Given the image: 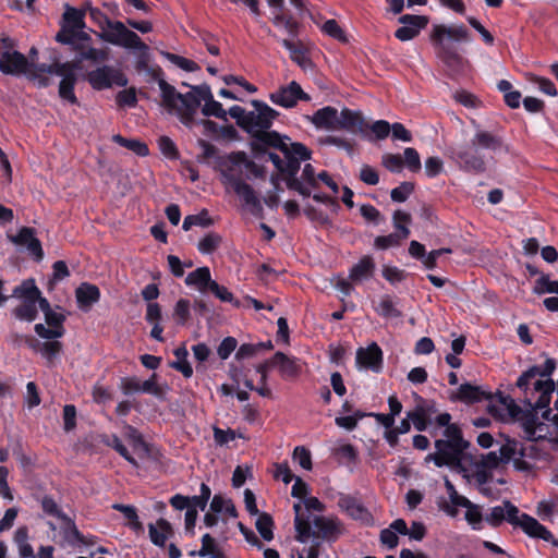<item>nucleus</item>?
I'll return each mask as SVG.
<instances>
[{
  "mask_svg": "<svg viewBox=\"0 0 558 558\" xmlns=\"http://www.w3.org/2000/svg\"><path fill=\"white\" fill-rule=\"evenodd\" d=\"M293 510L295 512V539L300 543H306L311 537H313V541L335 542L342 532L341 524L338 521L322 515L314 518L313 524L315 530H313L310 515H305L302 512V505L300 502L294 504Z\"/></svg>",
  "mask_w": 558,
  "mask_h": 558,
  "instance_id": "obj_6",
  "label": "nucleus"
},
{
  "mask_svg": "<svg viewBox=\"0 0 558 558\" xmlns=\"http://www.w3.org/2000/svg\"><path fill=\"white\" fill-rule=\"evenodd\" d=\"M175 361L170 362L169 366L180 372L185 378H190L193 375V368L187 361L189 352L185 345H181L173 351Z\"/></svg>",
  "mask_w": 558,
  "mask_h": 558,
  "instance_id": "obj_34",
  "label": "nucleus"
},
{
  "mask_svg": "<svg viewBox=\"0 0 558 558\" xmlns=\"http://www.w3.org/2000/svg\"><path fill=\"white\" fill-rule=\"evenodd\" d=\"M338 114L337 108L326 106L316 110L310 119L316 129L338 131Z\"/></svg>",
  "mask_w": 558,
  "mask_h": 558,
  "instance_id": "obj_25",
  "label": "nucleus"
},
{
  "mask_svg": "<svg viewBox=\"0 0 558 558\" xmlns=\"http://www.w3.org/2000/svg\"><path fill=\"white\" fill-rule=\"evenodd\" d=\"M222 243V236L216 232H208L197 244L202 254L214 253Z\"/></svg>",
  "mask_w": 558,
  "mask_h": 558,
  "instance_id": "obj_44",
  "label": "nucleus"
},
{
  "mask_svg": "<svg viewBox=\"0 0 558 558\" xmlns=\"http://www.w3.org/2000/svg\"><path fill=\"white\" fill-rule=\"evenodd\" d=\"M389 134L390 123L386 120H377L372 124L368 123L367 133L361 136L369 142H374L385 140Z\"/></svg>",
  "mask_w": 558,
  "mask_h": 558,
  "instance_id": "obj_36",
  "label": "nucleus"
},
{
  "mask_svg": "<svg viewBox=\"0 0 558 558\" xmlns=\"http://www.w3.org/2000/svg\"><path fill=\"white\" fill-rule=\"evenodd\" d=\"M160 89L161 105L168 113L177 114L180 121L191 126L195 120V114L199 108V99L196 98L195 93L191 88L190 92L182 94L175 87L169 84L165 78L158 82Z\"/></svg>",
  "mask_w": 558,
  "mask_h": 558,
  "instance_id": "obj_7",
  "label": "nucleus"
},
{
  "mask_svg": "<svg viewBox=\"0 0 558 558\" xmlns=\"http://www.w3.org/2000/svg\"><path fill=\"white\" fill-rule=\"evenodd\" d=\"M51 340L52 341H45L40 351L41 355L47 360L48 365H52L62 351V343L54 339Z\"/></svg>",
  "mask_w": 558,
  "mask_h": 558,
  "instance_id": "obj_49",
  "label": "nucleus"
},
{
  "mask_svg": "<svg viewBox=\"0 0 558 558\" xmlns=\"http://www.w3.org/2000/svg\"><path fill=\"white\" fill-rule=\"evenodd\" d=\"M252 106L254 107L255 111H248V134L252 137L250 147L254 157L259 158L263 154L266 153V147L269 146L268 144L259 143L257 137L262 133L272 132L269 131V129L271 128L274 120L278 118L279 112L262 100H253Z\"/></svg>",
  "mask_w": 558,
  "mask_h": 558,
  "instance_id": "obj_8",
  "label": "nucleus"
},
{
  "mask_svg": "<svg viewBox=\"0 0 558 558\" xmlns=\"http://www.w3.org/2000/svg\"><path fill=\"white\" fill-rule=\"evenodd\" d=\"M338 131L345 130L352 134L365 135L368 129V122L362 111L343 108L338 114Z\"/></svg>",
  "mask_w": 558,
  "mask_h": 558,
  "instance_id": "obj_20",
  "label": "nucleus"
},
{
  "mask_svg": "<svg viewBox=\"0 0 558 558\" xmlns=\"http://www.w3.org/2000/svg\"><path fill=\"white\" fill-rule=\"evenodd\" d=\"M471 144L478 149H485L493 153L508 151V146L504 143L501 136L493 134L485 130H477L471 140Z\"/></svg>",
  "mask_w": 558,
  "mask_h": 558,
  "instance_id": "obj_23",
  "label": "nucleus"
},
{
  "mask_svg": "<svg viewBox=\"0 0 558 558\" xmlns=\"http://www.w3.org/2000/svg\"><path fill=\"white\" fill-rule=\"evenodd\" d=\"M202 113L205 117H215L221 120H227V111L219 101L214 99V97L205 102L202 108Z\"/></svg>",
  "mask_w": 558,
  "mask_h": 558,
  "instance_id": "obj_53",
  "label": "nucleus"
},
{
  "mask_svg": "<svg viewBox=\"0 0 558 558\" xmlns=\"http://www.w3.org/2000/svg\"><path fill=\"white\" fill-rule=\"evenodd\" d=\"M12 242L17 245H25L28 252L37 259L44 257L41 243L35 235V229L31 227H22L17 234L12 238Z\"/></svg>",
  "mask_w": 558,
  "mask_h": 558,
  "instance_id": "obj_24",
  "label": "nucleus"
},
{
  "mask_svg": "<svg viewBox=\"0 0 558 558\" xmlns=\"http://www.w3.org/2000/svg\"><path fill=\"white\" fill-rule=\"evenodd\" d=\"M231 118L236 120V124L248 133L250 130V121H248V112L241 106L234 105L229 108L228 112Z\"/></svg>",
  "mask_w": 558,
  "mask_h": 558,
  "instance_id": "obj_58",
  "label": "nucleus"
},
{
  "mask_svg": "<svg viewBox=\"0 0 558 558\" xmlns=\"http://www.w3.org/2000/svg\"><path fill=\"white\" fill-rule=\"evenodd\" d=\"M58 76H61V81L59 84V96L63 100H66L71 105H78V99L74 93L75 85L77 83V75L76 74H70V73H63V74H57Z\"/></svg>",
  "mask_w": 558,
  "mask_h": 558,
  "instance_id": "obj_32",
  "label": "nucleus"
},
{
  "mask_svg": "<svg viewBox=\"0 0 558 558\" xmlns=\"http://www.w3.org/2000/svg\"><path fill=\"white\" fill-rule=\"evenodd\" d=\"M538 422L537 412L533 410L526 411L521 417L523 430L526 434V438L531 441L536 440L535 434L537 433Z\"/></svg>",
  "mask_w": 558,
  "mask_h": 558,
  "instance_id": "obj_42",
  "label": "nucleus"
},
{
  "mask_svg": "<svg viewBox=\"0 0 558 558\" xmlns=\"http://www.w3.org/2000/svg\"><path fill=\"white\" fill-rule=\"evenodd\" d=\"M65 319L66 317L64 314L57 313L51 310L45 314V322L48 327L39 323L34 326V330L43 339L50 340L62 338L65 333L63 325Z\"/></svg>",
  "mask_w": 558,
  "mask_h": 558,
  "instance_id": "obj_18",
  "label": "nucleus"
},
{
  "mask_svg": "<svg viewBox=\"0 0 558 558\" xmlns=\"http://www.w3.org/2000/svg\"><path fill=\"white\" fill-rule=\"evenodd\" d=\"M402 25L395 32V37L400 41H409L417 37L422 29L429 23L427 15L403 14L398 19Z\"/></svg>",
  "mask_w": 558,
  "mask_h": 558,
  "instance_id": "obj_15",
  "label": "nucleus"
},
{
  "mask_svg": "<svg viewBox=\"0 0 558 558\" xmlns=\"http://www.w3.org/2000/svg\"><path fill=\"white\" fill-rule=\"evenodd\" d=\"M451 158L458 163L461 170L469 173L481 174L487 169L484 155L472 144L453 149Z\"/></svg>",
  "mask_w": 558,
  "mask_h": 558,
  "instance_id": "obj_11",
  "label": "nucleus"
},
{
  "mask_svg": "<svg viewBox=\"0 0 558 558\" xmlns=\"http://www.w3.org/2000/svg\"><path fill=\"white\" fill-rule=\"evenodd\" d=\"M82 59L94 63H104L109 60V49H97L90 45L88 49H85V52L82 54Z\"/></svg>",
  "mask_w": 558,
  "mask_h": 558,
  "instance_id": "obj_63",
  "label": "nucleus"
},
{
  "mask_svg": "<svg viewBox=\"0 0 558 558\" xmlns=\"http://www.w3.org/2000/svg\"><path fill=\"white\" fill-rule=\"evenodd\" d=\"M211 225H214L213 218L209 217L207 209H203L196 215L186 216L183 220L182 228L184 231H189L194 226L207 228Z\"/></svg>",
  "mask_w": 558,
  "mask_h": 558,
  "instance_id": "obj_40",
  "label": "nucleus"
},
{
  "mask_svg": "<svg viewBox=\"0 0 558 558\" xmlns=\"http://www.w3.org/2000/svg\"><path fill=\"white\" fill-rule=\"evenodd\" d=\"M411 221V216L408 213L402 210H396L393 213V227L397 232L401 233L403 238H408L410 235V230L407 227V223Z\"/></svg>",
  "mask_w": 558,
  "mask_h": 558,
  "instance_id": "obj_62",
  "label": "nucleus"
},
{
  "mask_svg": "<svg viewBox=\"0 0 558 558\" xmlns=\"http://www.w3.org/2000/svg\"><path fill=\"white\" fill-rule=\"evenodd\" d=\"M117 105L119 107L133 108L137 105V97L134 88L123 89L117 94Z\"/></svg>",
  "mask_w": 558,
  "mask_h": 558,
  "instance_id": "obj_64",
  "label": "nucleus"
},
{
  "mask_svg": "<svg viewBox=\"0 0 558 558\" xmlns=\"http://www.w3.org/2000/svg\"><path fill=\"white\" fill-rule=\"evenodd\" d=\"M539 374L538 365H533L525 372H523L519 378L517 379L515 386L526 393L529 390L530 384L533 379H535Z\"/></svg>",
  "mask_w": 558,
  "mask_h": 558,
  "instance_id": "obj_61",
  "label": "nucleus"
},
{
  "mask_svg": "<svg viewBox=\"0 0 558 558\" xmlns=\"http://www.w3.org/2000/svg\"><path fill=\"white\" fill-rule=\"evenodd\" d=\"M163 56L169 60L171 63L175 64L180 69L187 71V72H195L199 69L198 64L194 62L193 60L186 59L184 57H181L175 53L171 52H163Z\"/></svg>",
  "mask_w": 558,
  "mask_h": 558,
  "instance_id": "obj_55",
  "label": "nucleus"
},
{
  "mask_svg": "<svg viewBox=\"0 0 558 558\" xmlns=\"http://www.w3.org/2000/svg\"><path fill=\"white\" fill-rule=\"evenodd\" d=\"M381 165L392 173H400L404 167L403 158L399 154H384Z\"/></svg>",
  "mask_w": 558,
  "mask_h": 558,
  "instance_id": "obj_51",
  "label": "nucleus"
},
{
  "mask_svg": "<svg viewBox=\"0 0 558 558\" xmlns=\"http://www.w3.org/2000/svg\"><path fill=\"white\" fill-rule=\"evenodd\" d=\"M534 292L537 294L555 293L558 294V280H550L548 275H542L536 280Z\"/></svg>",
  "mask_w": 558,
  "mask_h": 558,
  "instance_id": "obj_52",
  "label": "nucleus"
},
{
  "mask_svg": "<svg viewBox=\"0 0 558 558\" xmlns=\"http://www.w3.org/2000/svg\"><path fill=\"white\" fill-rule=\"evenodd\" d=\"M319 144L326 146H336L338 148L347 150L349 154L353 151V143L351 141L336 135H327L320 137Z\"/></svg>",
  "mask_w": 558,
  "mask_h": 558,
  "instance_id": "obj_56",
  "label": "nucleus"
},
{
  "mask_svg": "<svg viewBox=\"0 0 558 558\" xmlns=\"http://www.w3.org/2000/svg\"><path fill=\"white\" fill-rule=\"evenodd\" d=\"M197 555L199 557L226 558L225 554L218 548L216 539L208 533L203 535L202 546L197 550Z\"/></svg>",
  "mask_w": 558,
  "mask_h": 558,
  "instance_id": "obj_39",
  "label": "nucleus"
},
{
  "mask_svg": "<svg viewBox=\"0 0 558 558\" xmlns=\"http://www.w3.org/2000/svg\"><path fill=\"white\" fill-rule=\"evenodd\" d=\"M85 80L95 90L108 89L113 85L124 87L129 82L121 70L111 65H101L87 72Z\"/></svg>",
  "mask_w": 558,
  "mask_h": 558,
  "instance_id": "obj_10",
  "label": "nucleus"
},
{
  "mask_svg": "<svg viewBox=\"0 0 558 558\" xmlns=\"http://www.w3.org/2000/svg\"><path fill=\"white\" fill-rule=\"evenodd\" d=\"M272 104L283 107L293 108L299 100L310 101L311 97L306 94L299 83L295 81L290 82L287 86L280 87L278 90L269 95Z\"/></svg>",
  "mask_w": 558,
  "mask_h": 558,
  "instance_id": "obj_14",
  "label": "nucleus"
},
{
  "mask_svg": "<svg viewBox=\"0 0 558 558\" xmlns=\"http://www.w3.org/2000/svg\"><path fill=\"white\" fill-rule=\"evenodd\" d=\"M32 63L20 51H1L0 71L5 75H22L29 72Z\"/></svg>",
  "mask_w": 558,
  "mask_h": 558,
  "instance_id": "obj_19",
  "label": "nucleus"
},
{
  "mask_svg": "<svg viewBox=\"0 0 558 558\" xmlns=\"http://www.w3.org/2000/svg\"><path fill=\"white\" fill-rule=\"evenodd\" d=\"M13 296L21 299V303L13 310L15 318L24 322H34L38 316L36 299L38 287L34 279H26L13 290Z\"/></svg>",
  "mask_w": 558,
  "mask_h": 558,
  "instance_id": "obj_9",
  "label": "nucleus"
},
{
  "mask_svg": "<svg viewBox=\"0 0 558 558\" xmlns=\"http://www.w3.org/2000/svg\"><path fill=\"white\" fill-rule=\"evenodd\" d=\"M268 361L271 367H278L280 376L286 380L295 379L302 373L300 359L289 356L283 352H276Z\"/></svg>",
  "mask_w": 558,
  "mask_h": 558,
  "instance_id": "obj_22",
  "label": "nucleus"
},
{
  "mask_svg": "<svg viewBox=\"0 0 558 558\" xmlns=\"http://www.w3.org/2000/svg\"><path fill=\"white\" fill-rule=\"evenodd\" d=\"M376 264L371 255H364L349 271V280L359 283L374 276Z\"/></svg>",
  "mask_w": 558,
  "mask_h": 558,
  "instance_id": "obj_27",
  "label": "nucleus"
},
{
  "mask_svg": "<svg viewBox=\"0 0 558 558\" xmlns=\"http://www.w3.org/2000/svg\"><path fill=\"white\" fill-rule=\"evenodd\" d=\"M112 141L116 144L133 151L140 157H146L147 155H149L148 146L144 142H141L138 140L126 138L120 134H116L112 136Z\"/></svg>",
  "mask_w": 558,
  "mask_h": 558,
  "instance_id": "obj_35",
  "label": "nucleus"
},
{
  "mask_svg": "<svg viewBox=\"0 0 558 558\" xmlns=\"http://www.w3.org/2000/svg\"><path fill=\"white\" fill-rule=\"evenodd\" d=\"M403 155L404 167H407L411 172H418L422 168L418 151L413 147H407L403 151Z\"/></svg>",
  "mask_w": 558,
  "mask_h": 558,
  "instance_id": "obj_54",
  "label": "nucleus"
},
{
  "mask_svg": "<svg viewBox=\"0 0 558 558\" xmlns=\"http://www.w3.org/2000/svg\"><path fill=\"white\" fill-rule=\"evenodd\" d=\"M84 16V11L66 5L62 16V25H68L69 27L76 29H83L85 27Z\"/></svg>",
  "mask_w": 558,
  "mask_h": 558,
  "instance_id": "obj_38",
  "label": "nucleus"
},
{
  "mask_svg": "<svg viewBox=\"0 0 558 558\" xmlns=\"http://www.w3.org/2000/svg\"><path fill=\"white\" fill-rule=\"evenodd\" d=\"M520 444L521 442L515 439L506 438V442L499 449V457L502 459L504 463H508L510 460H513L515 456H519Z\"/></svg>",
  "mask_w": 558,
  "mask_h": 558,
  "instance_id": "obj_47",
  "label": "nucleus"
},
{
  "mask_svg": "<svg viewBox=\"0 0 558 558\" xmlns=\"http://www.w3.org/2000/svg\"><path fill=\"white\" fill-rule=\"evenodd\" d=\"M241 165H243L244 168L255 178H263L265 174L264 167L258 166L253 160H250L245 151H232L228 155H225V157L217 158V167L222 175L223 173H233L234 167Z\"/></svg>",
  "mask_w": 558,
  "mask_h": 558,
  "instance_id": "obj_13",
  "label": "nucleus"
},
{
  "mask_svg": "<svg viewBox=\"0 0 558 558\" xmlns=\"http://www.w3.org/2000/svg\"><path fill=\"white\" fill-rule=\"evenodd\" d=\"M452 416L448 412L439 413L435 416V427L429 434L435 437L438 428L444 427L442 437L435 440V452L425 457L426 462H433L437 468L448 466L452 470H464L463 461L466 450L471 444L464 439L463 432L459 424L451 423Z\"/></svg>",
  "mask_w": 558,
  "mask_h": 558,
  "instance_id": "obj_1",
  "label": "nucleus"
},
{
  "mask_svg": "<svg viewBox=\"0 0 558 558\" xmlns=\"http://www.w3.org/2000/svg\"><path fill=\"white\" fill-rule=\"evenodd\" d=\"M213 281L210 270L206 266L195 269L185 278L186 286H194L202 293L208 292L209 286Z\"/></svg>",
  "mask_w": 558,
  "mask_h": 558,
  "instance_id": "obj_31",
  "label": "nucleus"
},
{
  "mask_svg": "<svg viewBox=\"0 0 558 558\" xmlns=\"http://www.w3.org/2000/svg\"><path fill=\"white\" fill-rule=\"evenodd\" d=\"M280 44L290 52V59L299 66L306 69L307 66L312 65L311 59L305 54L306 50L302 41H294V39L283 38L280 40Z\"/></svg>",
  "mask_w": 558,
  "mask_h": 558,
  "instance_id": "obj_30",
  "label": "nucleus"
},
{
  "mask_svg": "<svg viewBox=\"0 0 558 558\" xmlns=\"http://www.w3.org/2000/svg\"><path fill=\"white\" fill-rule=\"evenodd\" d=\"M429 40L435 48L437 57L447 66H458L462 63V57L450 41L469 43L471 37L469 29L463 24L451 26L435 24L433 25Z\"/></svg>",
  "mask_w": 558,
  "mask_h": 558,
  "instance_id": "obj_3",
  "label": "nucleus"
},
{
  "mask_svg": "<svg viewBox=\"0 0 558 558\" xmlns=\"http://www.w3.org/2000/svg\"><path fill=\"white\" fill-rule=\"evenodd\" d=\"M383 350L376 342H372L366 348L356 350L355 364L359 369H367L374 373H380L383 369Z\"/></svg>",
  "mask_w": 558,
  "mask_h": 558,
  "instance_id": "obj_17",
  "label": "nucleus"
},
{
  "mask_svg": "<svg viewBox=\"0 0 558 558\" xmlns=\"http://www.w3.org/2000/svg\"><path fill=\"white\" fill-rule=\"evenodd\" d=\"M487 398L488 396L480 387L465 383L459 387L457 395L451 399L465 403H475Z\"/></svg>",
  "mask_w": 558,
  "mask_h": 558,
  "instance_id": "obj_33",
  "label": "nucleus"
},
{
  "mask_svg": "<svg viewBox=\"0 0 558 558\" xmlns=\"http://www.w3.org/2000/svg\"><path fill=\"white\" fill-rule=\"evenodd\" d=\"M274 520L270 514L262 512L258 514L255 526L260 536L269 542L274 538Z\"/></svg>",
  "mask_w": 558,
  "mask_h": 558,
  "instance_id": "obj_41",
  "label": "nucleus"
},
{
  "mask_svg": "<svg viewBox=\"0 0 558 558\" xmlns=\"http://www.w3.org/2000/svg\"><path fill=\"white\" fill-rule=\"evenodd\" d=\"M89 16L102 29L98 36L104 41L126 49H135L142 53L148 51V46L123 22L111 21L100 9L92 7L89 8Z\"/></svg>",
  "mask_w": 558,
  "mask_h": 558,
  "instance_id": "obj_4",
  "label": "nucleus"
},
{
  "mask_svg": "<svg viewBox=\"0 0 558 558\" xmlns=\"http://www.w3.org/2000/svg\"><path fill=\"white\" fill-rule=\"evenodd\" d=\"M269 368H271L269 361H266L256 367V372L260 375V380L256 388V392L264 398L272 397L271 390L267 387V374Z\"/></svg>",
  "mask_w": 558,
  "mask_h": 558,
  "instance_id": "obj_46",
  "label": "nucleus"
},
{
  "mask_svg": "<svg viewBox=\"0 0 558 558\" xmlns=\"http://www.w3.org/2000/svg\"><path fill=\"white\" fill-rule=\"evenodd\" d=\"M14 542L17 545L19 554L23 558H36L34 549L28 543V529L27 526H20L14 533Z\"/></svg>",
  "mask_w": 558,
  "mask_h": 558,
  "instance_id": "obj_37",
  "label": "nucleus"
},
{
  "mask_svg": "<svg viewBox=\"0 0 558 558\" xmlns=\"http://www.w3.org/2000/svg\"><path fill=\"white\" fill-rule=\"evenodd\" d=\"M465 520L473 530L480 531L483 529L482 522L485 520L478 506L472 504L465 512Z\"/></svg>",
  "mask_w": 558,
  "mask_h": 558,
  "instance_id": "obj_60",
  "label": "nucleus"
},
{
  "mask_svg": "<svg viewBox=\"0 0 558 558\" xmlns=\"http://www.w3.org/2000/svg\"><path fill=\"white\" fill-rule=\"evenodd\" d=\"M222 177L226 182L232 186L234 193L243 199L245 205L251 207L252 214L258 215L263 211L260 201L250 184L245 183L239 175L233 173H223Z\"/></svg>",
  "mask_w": 558,
  "mask_h": 558,
  "instance_id": "obj_16",
  "label": "nucleus"
},
{
  "mask_svg": "<svg viewBox=\"0 0 558 558\" xmlns=\"http://www.w3.org/2000/svg\"><path fill=\"white\" fill-rule=\"evenodd\" d=\"M257 141L282 153L286 162L283 161L279 173L283 177L287 187L290 191L298 192L303 197H310L311 189L303 184L298 178V173L301 162L312 158V150L302 143L291 142L289 136L281 135L278 132L262 133Z\"/></svg>",
  "mask_w": 558,
  "mask_h": 558,
  "instance_id": "obj_2",
  "label": "nucleus"
},
{
  "mask_svg": "<svg viewBox=\"0 0 558 558\" xmlns=\"http://www.w3.org/2000/svg\"><path fill=\"white\" fill-rule=\"evenodd\" d=\"M77 305L83 311H88L100 299V290L97 286L83 282L75 290Z\"/></svg>",
  "mask_w": 558,
  "mask_h": 558,
  "instance_id": "obj_28",
  "label": "nucleus"
},
{
  "mask_svg": "<svg viewBox=\"0 0 558 558\" xmlns=\"http://www.w3.org/2000/svg\"><path fill=\"white\" fill-rule=\"evenodd\" d=\"M414 191V183L402 182L399 186L395 187L390 192V197L393 202L403 203Z\"/></svg>",
  "mask_w": 558,
  "mask_h": 558,
  "instance_id": "obj_59",
  "label": "nucleus"
},
{
  "mask_svg": "<svg viewBox=\"0 0 558 558\" xmlns=\"http://www.w3.org/2000/svg\"><path fill=\"white\" fill-rule=\"evenodd\" d=\"M339 508L345 512L352 520L369 524L373 515L361 500L352 495L340 494L338 499Z\"/></svg>",
  "mask_w": 558,
  "mask_h": 558,
  "instance_id": "obj_21",
  "label": "nucleus"
},
{
  "mask_svg": "<svg viewBox=\"0 0 558 558\" xmlns=\"http://www.w3.org/2000/svg\"><path fill=\"white\" fill-rule=\"evenodd\" d=\"M148 535L155 546L163 548L167 539L174 535V531L168 520L160 518L155 524H148Z\"/></svg>",
  "mask_w": 558,
  "mask_h": 558,
  "instance_id": "obj_26",
  "label": "nucleus"
},
{
  "mask_svg": "<svg viewBox=\"0 0 558 558\" xmlns=\"http://www.w3.org/2000/svg\"><path fill=\"white\" fill-rule=\"evenodd\" d=\"M158 146L162 155L166 156L167 158L171 160H177L180 157L177 145L170 137L166 135L160 136L158 140Z\"/></svg>",
  "mask_w": 558,
  "mask_h": 558,
  "instance_id": "obj_57",
  "label": "nucleus"
},
{
  "mask_svg": "<svg viewBox=\"0 0 558 558\" xmlns=\"http://www.w3.org/2000/svg\"><path fill=\"white\" fill-rule=\"evenodd\" d=\"M322 31L330 36L331 38L333 39H337L338 41L340 43H347L348 41V38H347V35L344 33V31L340 27V25L338 24V22L336 20H327L323 26H322Z\"/></svg>",
  "mask_w": 558,
  "mask_h": 558,
  "instance_id": "obj_50",
  "label": "nucleus"
},
{
  "mask_svg": "<svg viewBox=\"0 0 558 558\" xmlns=\"http://www.w3.org/2000/svg\"><path fill=\"white\" fill-rule=\"evenodd\" d=\"M485 521L494 529L508 522L513 527L522 529L530 537L548 536L545 525L530 514L520 512L519 508L508 499L504 500L501 505L490 508L489 513L485 515Z\"/></svg>",
  "mask_w": 558,
  "mask_h": 558,
  "instance_id": "obj_5",
  "label": "nucleus"
},
{
  "mask_svg": "<svg viewBox=\"0 0 558 558\" xmlns=\"http://www.w3.org/2000/svg\"><path fill=\"white\" fill-rule=\"evenodd\" d=\"M416 404L412 411L408 412L409 418H411L414 428L417 432H425L433 423L438 413L436 401L432 399H425L418 395H415Z\"/></svg>",
  "mask_w": 558,
  "mask_h": 558,
  "instance_id": "obj_12",
  "label": "nucleus"
},
{
  "mask_svg": "<svg viewBox=\"0 0 558 558\" xmlns=\"http://www.w3.org/2000/svg\"><path fill=\"white\" fill-rule=\"evenodd\" d=\"M210 497H211L210 487L207 484L202 483L201 487H199V495L190 497V506L187 507V510L189 509H194V510L199 509V510L204 511L208 505Z\"/></svg>",
  "mask_w": 558,
  "mask_h": 558,
  "instance_id": "obj_43",
  "label": "nucleus"
},
{
  "mask_svg": "<svg viewBox=\"0 0 558 558\" xmlns=\"http://www.w3.org/2000/svg\"><path fill=\"white\" fill-rule=\"evenodd\" d=\"M377 313L385 318H399L402 313L399 311L389 295H384L376 308Z\"/></svg>",
  "mask_w": 558,
  "mask_h": 558,
  "instance_id": "obj_45",
  "label": "nucleus"
},
{
  "mask_svg": "<svg viewBox=\"0 0 558 558\" xmlns=\"http://www.w3.org/2000/svg\"><path fill=\"white\" fill-rule=\"evenodd\" d=\"M534 390L539 392V397L533 405L530 403L532 410L536 412L537 410L547 409L551 400V395L555 391V381L550 378L535 380Z\"/></svg>",
  "mask_w": 558,
  "mask_h": 558,
  "instance_id": "obj_29",
  "label": "nucleus"
},
{
  "mask_svg": "<svg viewBox=\"0 0 558 558\" xmlns=\"http://www.w3.org/2000/svg\"><path fill=\"white\" fill-rule=\"evenodd\" d=\"M403 235L399 232H393L388 235H378L375 238L374 245L378 250H387L389 247H396L401 244L404 240Z\"/></svg>",
  "mask_w": 558,
  "mask_h": 558,
  "instance_id": "obj_48",
  "label": "nucleus"
}]
</instances>
